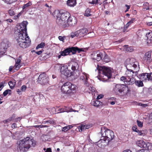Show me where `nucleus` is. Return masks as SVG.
Wrapping results in <instances>:
<instances>
[{
  "label": "nucleus",
  "mask_w": 152,
  "mask_h": 152,
  "mask_svg": "<svg viewBox=\"0 0 152 152\" xmlns=\"http://www.w3.org/2000/svg\"><path fill=\"white\" fill-rule=\"evenodd\" d=\"M90 127V126L88 125H82L80 128V130L81 131H82L84 129H86L89 128Z\"/></svg>",
  "instance_id": "obj_42"
},
{
  "label": "nucleus",
  "mask_w": 152,
  "mask_h": 152,
  "mask_svg": "<svg viewBox=\"0 0 152 152\" xmlns=\"http://www.w3.org/2000/svg\"><path fill=\"white\" fill-rule=\"evenodd\" d=\"M100 54H102L100 57V60H102L103 63H107L110 61V58L105 52H101Z\"/></svg>",
  "instance_id": "obj_14"
},
{
  "label": "nucleus",
  "mask_w": 152,
  "mask_h": 152,
  "mask_svg": "<svg viewBox=\"0 0 152 152\" xmlns=\"http://www.w3.org/2000/svg\"><path fill=\"white\" fill-rule=\"evenodd\" d=\"M39 128H42L43 127H48L49 126V125H39Z\"/></svg>",
  "instance_id": "obj_61"
},
{
  "label": "nucleus",
  "mask_w": 152,
  "mask_h": 152,
  "mask_svg": "<svg viewBox=\"0 0 152 152\" xmlns=\"http://www.w3.org/2000/svg\"><path fill=\"white\" fill-rule=\"evenodd\" d=\"M99 0H93L92 1L89 2V3L91 4H97Z\"/></svg>",
  "instance_id": "obj_50"
},
{
  "label": "nucleus",
  "mask_w": 152,
  "mask_h": 152,
  "mask_svg": "<svg viewBox=\"0 0 152 152\" xmlns=\"http://www.w3.org/2000/svg\"><path fill=\"white\" fill-rule=\"evenodd\" d=\"M17 41L18 45L21 48H25L28 47L31 41L29 40V37L27 36L21 35L15 38Z\"/></svg>",
  "instance_id": "obj_7"
},
{
  "label": "nucleus",
  "mask_w": 152,
  "mask_h": 152,
  "mask_svg": "<svg viewBox=\"0 0 152 152\" xmlns=\"http://www.w3.org/2000/svg\"><path fill=\"white\" fill-rule=\"evenodd\" d=\"M135 19L134 18H132L131 20L128 22L125 25V27L127 28L130 24L133 23Z\"/></svg>",
  "instance_id": "obj_35"
},
{
  "label": "nucleus",
  "mask_w": 152,
  "mask_h": 152,
  "mask_svg": "<svg viewBox=\"0 0 152 152\" xmlns=\"http://www.w3.org/2000/svg\"><path fill=\"white\" fill-rule=\"evenodd\" d=\"M61 52L64 55V56L69 55L70 53L69 47L66 48L63 51H61Z\"/></svg>",
  "instance_id": "obj_27"
},
{
  "label": "nucleus",
  "mask_w": 152,
  "mask_h": 152,
  "mask_svg": "<svg viewBox=\"0 0 152 152\" xmlns=\"http://www.w3.org/2000/svg\"><path fill=\"white\" fill-rule=\"evenodd\" d=\"M54 123V121L51 119H50L46 121H44L42 122V124H47L48 125L49 124H53Z\"/></svg>",
  "instance_id": "obj_28"
},
{
  "label": "nucleus",
  "mask_w": 152,
  "mask_h": 152,
  "mask_svg": "<svg viewBox=\"0 0 152 152\" xmlns=\"http://www.w3.org/2000/svg\"><path fill=\"white\" fill-rule=\"evenodd\" d=\"M134 69H127L126 71L125 74L126 76L128 78L133 77L134 75H136L138 73V72H135Z\"/></svg>",
  "instance_id": "obj_17"
},
{
  "label": "nucleus",
  "mask_w": 152,
  "mask_h": 152,
  "mask_svg": "<svg viewBox=\"0 0 152 152\" xmlns=\"http://www.w3.org/2000/svg\"><path fill=\"white\" fill-rule=\"evenodd\" d=\"M70 52H72L73 54H75L77 52L78 53L81 51L85 52L87 50V49L86 48H79L77 47H69Z\"/></svg>",
  "instance_id": "obj_15"
},
{
  "label": "nucleus",
  "mask_w": 152,
  "mask_h": 152,
  "mask_svg": "<svg viewBox=\"0 0 152 152\" xmlns=\"http://www.w3.org/2000/svg\"><path fill=\"white\" fill-rule=\"evenodd\" d=\"M135 83L138 87H142L144 86L142 81L141 80H136L135 81Z\"/></svg>",
  "instance_id": "obj_30"
},
{
  "label": "nucleus",
  "mask_w": 152,
  "mask_h": 152,
  "mask_svg": "<svg viewBox=\"0 0 152 152\" xmlns=\"http://www.w3.org/2000/svg\"><path fill=\"white\" fill-rule=\"evenodd\" d=\"M146 37L148 40H152V31L147 33Z\"/></svg>",
  "instance_id": "obj_32"
},
{
  "label": "nucleus",
  "mask_w": 152,
  "mask_h": 152,
  "mask_svg": "<svg viewBox=\"0 0 152 152\" xmlns=\"http://www.w3.org/2000/svg\"><path fill=\"white\" fill-rule=\"evenodd\" d=\"M19 59H17V60L15 61L16 64H20V63L21 61V60L20 59H19Z\"/></svg>",
  "instance_id": "obj_58"
},
{
  "label": "nucleus",
  "mask_w": 152,
  "mask_h": 152,
  "mask_svg": "<svg viewBox=\"0 0 152 152\" xmlns=\"http://www.w3.org/2000/svg\"><path fill=\"white\" fill-rule=\"evenodd\" d=\"M71 63L72 64V70L74 71L76 70V72L78 73L79 71H77L79 67L77 63L75 62L72 61Z\"/></svg>",
  "instance_id": "obj_22"
},
{
  "label": "nucleus",
  "mask_w": 152,
  "mask_h": 152,
  "mask_svg": "<svg viewBox=\"0 0 152 152\" xmlns=\"http://www.w3.org/2000/svg\"><path fill=\"white\" fill-rule=\"evenodd\" d=\"M22 84V81L21 80H19L18 81V82L17 83L16 85V86L17 87H19Z\"/></svg>",
  "instance_id": "obj_56"
},
{
  "label": "nucleus",
  "mask_w": 152,
  "mask_h": 152,
  "mask_svg": "<svg viewBox=\"0 0 152 152\" xmlns=\"http://www.w3.org/2000/svg\"><path fill=\"white\" fill-rule=\"evenodd\" d=\"M136 132H137L139 135L144 136L145 135V133H144L143 131H140L138 129Z\"/></svg>",
  "instance_id": "obj_44"
},
{
  "label": "nucleus",
  "mask_w": 152,
  "mask_h": 152,
  "mask_svg": "<svg viewBox=\"0 0 152 152\" xmlns=\"http://www.w3.org/2000/svg\"><path fill=\"white\" fill-rule=\"evenodd\" d=\"M27 22L24 21L22 23L18 24L17 25V30L14 32L15 38H18V37L24 35L27 36Z\"/></svg>",
  "instance_id": "obj_5"
},
{
  "label": "nucleus",
  "mask_w": 152,
  "mask_h": 152,
  "mask_svg": "<svg viewBox=\"0 0 152 152\" xmlns=\"http://www.w3.org/2000/svg\"><path fill=\"white\" fill-rule=\"evenodd\" d=\"M128 89V88L124 85L118 84L115 85L113 89V93L116 94H121L122 95L126 94L125 91Z\"/></svg>",
  "instance_id": "obj_9"
},
{
  "label": "nucleus",
  "mask_w": 152,
  "mask_h": 152,
  "mask_svg": "<svg viewBox=\"0 0 152 152\" xmlns=\"http://www.w3.org/2000/svg\"><path fill=\"white\" fill-rule=\"evenodd\" d=\"M78 34H77V31L75 33H72L71 34V36L72 38H73L75 37H78Z\"/></svg>",
  "instance_id": "obj_48"
},
{
  "label": "nucleus",
  "mask_w": 152,
  "mask_h": 152,
  "mask_svg": "<svg viewBox=\"0 0 152 152\" xmlns=\"http://www.w3.org/2000/svg\"><path fill=\"white\" fill-rule=\"evenodd\" d=\"M88 78V75L86 73L84 74L80 77V79L83 81L84 85L87 86H89V83L87 81Z\"/></svg>",
  "instance_id": "obj_18"
},
{
  "label": "nucleus",
  "mask_w": 152,
  "mask_h": 152,
  "mask_svg": "<svg viewBox=\"0 0 152 152\" xmlns=\"http://www.w3.org/2000/svg\"><path fill=\"white\" fill-rule=\"evenodd\" d=\"M27 88V87L25 85H23L20 88V90L22 91H25Z\"/></svg>",
  "instance_id": "obj_51"
},
{
  "label": "nucleus",
  "mask_w": 152,
  "mask_h": 152,
  "mask_svg": "<svg viewBox=\"0 0 152 152\" xmlns=\"http://www.w3.org/2000/svg\"><path fill=\"white\" fill-rule=\"evenodd\" d=\"M76 86L69 82L64 83L61 87V92L64 94H69L75 91Z\"/></svg>",
  "instance_id": "obj_8"
},
{
  "label": "nucleus",
  "mask_w": 152,
  "mask_h": 152,
  "mask_svg": "<svg viewBox=\"0 0 152 152\" xmlns=\"http://www.w3.org/2000/svg\"><path fill=\"white\" fill-rule=\"evenodd\" d=\"M7 83L5 81H3L0 83V91H1L2 88L4 86V84H6Z\"/></svg>",
  "instance_id": "obj_47"
},
{
  "label": "nucleus",
  "mask_w": 152,
  "mask_h": 152,
  "mask_svg": "<svg viewBox=\"0 0 152 152\" xmlns=\"http://www.w3.org/2000/svg\"><path fill=\"white\" fill-rule=\"evenodd\" d=\"M101 130L102 137L101 139L98 142V145L99 147L101 146L106 140L108 142L113 140L114 137L113 132L104 127H102Z\"/></svg>",
  "instance_id": "obj_2"
},
{
  "label": "nucleus",
  "mask_w": 152,
  "mask_h": 152,
  "mask_svg": "<svg viewBox=\"0 0 152 152\" xmlns=\"http://www.w3.org/2000/svg\"><path fill=\"white\" fill-rule=\"evenodd\" d=\"M56 21L58 25L64 28L73 26L77 23L75 18L70 17L69 12L63 10H60L57 13Z\"/></svg>",
  "instance_id": "obj_1"
},
{
  "label": "nucleus",
  "mask_w": 152,
  "mask_h": 152,
  "mask_svg": "<svg viewBox=\"0 0 152 152\" xmlns=\"http://www.w3.org/2000/svg\"><path fill=\"white\" fill-rule=\"evenodd\" d=\"M49 78L48 76L45 73L40 74L38 78V82L42 85L48 84Z\"/></svg>",
  "instance_id": "obj_10"
},
{
  "label": "nucleus",
  "mask_w": 152,
  "mask_h": 152,
  "mask_svg": "<svg viewBox=\"0 0 152 152\" xmlns=\"http://www.w3.org/2000/svg\"><path fill=\"white\" fill-rule=\"evenodd\" d=\"M97 69L98 70L99 76L103 79L107 80L111 77L112 72L110 68L98 65Z\"/></svg>",
  "instance_id": "obj_4"
},
{
  "label": "nucleus",
  "mask_w": 152,
  "mask_h": 152,
  "mask_svg": "<svg viewBox=\"0 0 152 152\" xmlns=\"http://www.w3.org/2000/svg\"><path fill=\"white\" fill-rule=\"evenodd\" d=\"M151 7V5H149V3L147 2H145L143 6L142 10L143 11L149 10L150 9L149 7Z\"/></svg>",
  "instance_id": "obj_25"
},
{
  "label": "nucleus",
  "mask_w": 152,
  "mask_h": 152,
  "mask_svg": "<svg viewBox=\"0 0 152 152\" xmlns=\"http://www.w3.org/2000/svg\"><path fill=\"white\" fill-rule=\"evenodd\" d=\"M145 148H147L148 150H152V143L148 142L147 143L146 147Z\"/></svg>",
  "instance_id": "obj_41"
},
{
  "label": "nucleus",
  "mask_w": 152,
  "mask_h": 152,
  "mask_svg": "<svg viewBox=\"0 0 152 152\" xmlns=\"http://www.w3.org/2000/svg\"><path fill=\"white\" fill-rule=\"evenodd\" d=\"M10 43L8 41H5L1 43L0 46V55L5 53L9 47Z\"/></svg>",
  "instance_id": "obj_11"
},
{
  "label": "nucleus",
  "mask_w": 152,
  "mask_h": 152,
  "mask_svg": "<svg viewBox=\"0 0 152 152\" xmlns=\"http://www.w3.org/2000/svg\"><path fill=\"white\" fill-rule=\"evenodd\" d=\"M147 25L149 26H151L152 25V22L149 21V22H147Z\"/></svg>",
  "instance_id": "obj_63"
},
{
  "label": "nucleus",
  "mask_w": 152,
  "mask_h": 152,
  "mask_svg": "<svg viewBox=\"0 0 152 152\" xmlns=\"http://www.w3.org/2000/svg\"><path fill=\"white\" fill-rule=\"evenodd\" d=\"M31 4L30 2H29L26 4H25L22 7V8L23 9H24L28 7V6L31 5Z\"/></svg>",
  "instance_id": "obj_45"
},
{
  "label": "nucleus",
  "mask_w": 152,
  "mask_h": 152,
  "mask_svg": "<svg viewBox=\"0 0 152 152\" xmlns=\"http://www.w3.org/2000/svg\"><path fill=\"white\" fill-rule=\"evenodd\" d=\"M152 51H148L146 52L143 58L144 62L147 64H148L152 61V59L151 57V53Z\"/></svg>",
  "instance_id": "obj_13"
},
{
  "label": "nucleus",
  "mask_w": 152,
  "mask_h": 152,
  "mask_svg": "<svg viewBox=\"0 0 152 152\" xmlns=\"http://www.w3.org/2000/svg\"><path fill=\"white\" fill-rule=\"evenodd\" d=\"M58 112L57 113H59L64 112H72L73 111V110L72 109L71 110H69L66 108L65 109L63 108H61L60 109L58 110Z\"/></svg>",
  "instance_id": "obj_31"
},
{
  "label": "nucleus",
  "mask_w": 152,
  "mask_h": 152,
  "mask_svg": "<svg viewBox=\"0 0 152 152\" xmlns=\"http://www.w3.org/2000/svg\"><path fill=\"white\" fill-rule=\"evenodd\" d=\"M69 130L68 126H65L62 128V131L66 132Z\"/></svg>",
  "instance_id": "obj_52"
},
{
  "label": "nucleus",
  "mask_w": 152,
  "mask_h": 152,
  "mask_svg": "<svg viewBox=\"0 0 152 152\" xmlns=\"http://www.w3.org/2000/svg\"><path fill=\"white\" fill-rule=\"evenodd\" d=\"M139 105L140 106H142L143 107H145L147 106V104H143L141 103H139Z\"/></svg>",
  "instance_id": "obj_60"
},
{
  "label": "nucleus",
  "mask_w": 152,
  "mask_h": 152,
  "mask_svg": "<svg viewBox=\"0 0 152 152\" xmlns=\"http://www.w3.org/2000/svg\"><path fill=\"white\" fill-rule=\"evenodd\" d=\"M146 150L145 149H142L141 150H138L136 152H145Z\"/></svg>",
  "instance_id": "obj_64"
},
{
  "label": "nucleus",
  "mask_w": 152,
  "mask_h": 152,
  "mask_svg": "<svg viewBox=\"0 0 152 152\" xmlns=\"http://www.w3.org/2000/svg\"><path fill=\"white\" fill-rule=\"evenodd\" d=\"M14 117H15L14 116V115H12L11 117H10V118H8L7 119V121H8V122L12 120V119L13 118H14Z\"/></svg>",
  "instance_id": "obj_57"
},
{
  "label": "nucleus",
  "mask_w": 152,
  "mask_h": 152,
  "mask_svg": "<svg viewBox=\"0 0 152 152\" xmlns=\"http://www.w3.org/2000/svg\"><path fill=\"white\" fill-rule=\"evenodd\" d=\"M16 81L14 79H12L8 83V84L11 89H12L16 85Z\"/></svg>",
  "instance_id": "obj_26"
},
{
  "label": "nucleus",
  "mask_w": 152,
  "mask_h": 152,
  "mask_svg": "<svg viewBox=\"0 0 152 152\" xmlns=\"http://www.w3.org/2000/svg\"><path fill=\"white\" fill-rule=\"evenodd\" d=\"M39 94H36L35 95H32L31 96V97L32 98V100H33L34 102L39 100Z\"/></svg>",
  "instance_id": "obj_29"
},
{
  "label": "nucleus",
  "mask_w": 152,
  "mask_h": 152,
  "mask_svg": "<svg viewBox=\"0 0 152 152\" xmlns=\"http://www.w3.org/2000/svg\"><path fill=\"white\" fill-rule=\"evenodd\" d=\"M11 90L10 89H7L5 90L3 93V96H6L7 94H9V95H10L11 93Z\"/></svg>",
  "instance_id": "obj_38"
},
{
  "label": "nucleus",
  "mask_w": 152,
  "mask_h": 152,
  "mask_svg": "<svg viewBox=\"0 0 152 152\" xmlns=\"http://www.w3.org/2000/svg\"><path fill=\"white\" fill-rule=\"evenodd\" d=\"M60 72L61 74L67 77H69L72 75V72L70 70L68 69V67L66 66H62L60 69Z\"/></svg>",
  "instance_id": "obj_12"
},
{
  "label": "nucleus",
  "mask_w": 152,
  "mask_h": 152,
  "mask_svg": "<svg viewBox=\"0 0 152 152\" xmlns=\"http://www.w3.org/2000/svg\"><path fill=\"white\" fill-rule=\"evenodd\" d=\"M101 52L99 51L93 52L91 54L92 58L93 60H96L98 61L100 60V57L102 54H100Z\"/></svg>",
  "instance_id": "obj_16"
},
{
  "label": "nucleus",
  "mask_w": 152,
  "mask_h": 152,
  "mask_svg": "<svg viewBox=\"0 0 152 152\" xmlns=\"http://www.w3.org/2000/svg\"><path fill=\"white\" fill-rule=\"evenodd\" d=\"M52 114H56V109L54 107L53 108H50L47 109Z\"/></svg>",
  "instance_id": "obj_34"
},
{
  "label": "nucleus",
  "mask_w": 152,
  "mask_h": 152,
  "mask_svg": "<svg viewBox=\"0 0 152 152\" xmlns=\"http://www.w3.org/2000/svg\"><path fill=\"white\" fill-rule=\"evenodd\" d=\"M91 10L89 9H87L85 12L84 14L85 16H86L87 17H89L91 15V14L90 13V12Z\"/></svg>",
  "instance_id": "obj_36"
},
{
  "label": "nucleus",
  "mask_w": 152,
  "mask_h": 152,
  "mask_svg": "<svg viewBox=\"0 0 152 152\" xmlns=\"http://www.w3.org/2000/svg\"><path fill=\"white\" fill-rule=\"evenodd\" d=\"M136 144L138 146L141 148H145L146 147L147 143H145L142 140L137 141Z\"/></svg>",
  "instance_id": "obj_21"
},
{
  "label": "nucleus",
  "mask_w": 152,
  "mask_h": 152,
  "mask_svg": "<svg viewBox=\"0 0 152 152\" xmlns=\"http://www.w3.org/2000/svg\"><path fill=\"white\" fill-rule=\"evenodd\" d=\"M102 102L98 101V100L94 101L93 103V105L94 106L98 107L100 105H102Z\"/></svg>",
  "instance_id": "obj_33"
},
{
  "label": "nucleus",
  "mask_w": 152,
  "mask_h": 152,
  "mask_svg": "<svg viewBox=\"0 0 152 152\" xmlns=\"http://www.w3.org/2000/svg\"><path fill=\"white\" fill-rule=\"evenodd\" d=\"M126 78L125 77L122 76L121 77V80L122 81H125Z\"/></svg>",
  "instance_id": "obj_62"
},
{
  "label": "nucleus",
  "mask_w": 152,
  "mask_h": 152,
  "mask_svg": "<svg viewBox=\"0 0 152 152\" xmlns=\"http://www.w3.org/2000/svg\"><path fill=\"white\" fill-rule=\"evenodd\" d=\"M124 50L126 52H132L133 50L132 47H129L128 45H125L124 46Z\"/></svg>",
  "instance_id": "obj_23"
},
{
  "label": "nucleus",
  "mask_w": 152,
  "mask_h": 152,
  "mask_svg": "<svg viewBox=\"0 0 152 152\" xmlns=\"http://www.w3.org/2000/svg\"><path fill=\"white\" fill-rule=\"evenodd\" d=\"M19 143L18 149L21 152H25L28 151L31 146H35L36 142L33 139H30L27 137L23 140L19 141Z\"/></svg>",
  "instance_id": "obj_3"
},
{
  "label": "nucleus",
  "mask_w": 152,
  "mask_h": 152,
  "mask_svg": "<svg viewBox=\"0 0 152 152\" xmlns=\"http://www.w3.org/2000/svg\"><path fill=\"white\" fill-rule=\"evenodd\" d=\"M125 64L127 69H134V71H134L135 72H138L139 70L140 67L138 63L133 58H127Z\"/></svg>",
  "instance_id": "obj_6"
},
{
  "label": "nucleus",
  "mask_w": 152,
  "mask_h": 152,
  "mask_svg": "<svg viewBox=\"0 0 152 152\" xmlns=\"http://www.w3.org/2000/svg\"><path fill=\"white\" fill-rule=\"evenodd\" d=\"M132 130L133 131L136 132L138 130L137 129V126H135L132 127Z\"/></svg>",
  "instance_id": "obj_53"
},
{
  "label": "nucleus",
  "mask_w": 152,
  "mask_h": 152,
  "mask_svg": "<svg viewBox=\"0 0 152 152\" xmlns=\"http://www.w3.org/2000/svg\"><path fill=\"white\" fill-rule=\"evenodd\" d=\"M88 32L87 29L86 28L80 29L77 31V34L78 37H84L86 34Z\"/></svg>",
  "instance_id": "obj_19"
},
{
  "label": "nucleus",
  "mask_w": 152,
  "mask_h": 152,
  "mask_svg": "<svg viewBox=\"0 0 152 152\" xmlns=\"http://www.w3.org/2000/svg\"><path fill=\"white\" fill-rule=\"evenodd\" d=\"M137 124L138 127H142L143 126V123L142 122L138 120L137 121Z\"/></svg>",
  "instance_id": "obj_46"
},
{
  "label": "nucleus",
  "mask_w": 152,
  "mask_h": 152,
  "mask_svg": "<svg viewBox=\"0 0 152 152\" xmlns=\"http://www.w3.org/2000/svg\"><path fill=\"white\" fill-rule=\"evenodd\" d=\"M9 13L10 16H12L15 15V12L13 10H9Z\"/></svg>",
  "instance_id": "obj_49"
},
{
  "label": "nucleus",
  "mask_w": 152,
  "mask_h": 152,
  "mask_svg": "<svg viewBox=\"0 0 152 152\" xmlns=\"http://www.w3.org/2000/svg\"><path fill=\"white\" fill-rule=\"evenodd\" d=\"M76 0H68L67 2V5L70 7H74L76 5Z\"/></svg>",
  "instance_id": "obj_24"
},
{
  "label": "nucleus",
  "mask_w": 152,
  "mask_h": 152,
  "mask_svg": "<svg viewBox=\"0 0 152 152\" xmlns=\"http://www.w3.org/2000/svg\"><path fill=\"white\" fill-rule=\"evenodd\" d=\"M145 91H148L149 93L151 94H152V86L151 87L149 88H144L143 89V93H144Z\"/></svg>",
  "instance_id": "obj_39"
},
{
  "label": "nucleus",
  "mask_w": 152,
  "mask_h": 152,
  "mask_svg": "<svg viewBox=\"0 0 152 152\" xmlns=\"http://www.w3.org/2000/svg\"><path fill=\"white\" fill-rule=\"evenodd\" d=\"M45 45V44L44 42H42L40 44H39L36 47V49H37L39 48H43Z\"/></svg>",
  "instance_id": "obj_37"
},
{
  "label": "nucleus",
  "mask_w": 152,
  "mask_h": 152,
  "mask_svg": "<svg viewBox=\"0 0 152 152\" xmlns=\"http://www.w3.org/2000/svg\"><path fill=\"white\" fill-rule=\"evenodd\" d=\"M152 80V72L148 73V80Z\"/></svg>",
  "instance_id": "obj_55"
},
{
  "label": "nucleus",
  "mask_w": 152,
  "mask_h": 152,
  "mask_svg": "<svg viewBox=\"0 0 152 152\" xmlns=\"http://www.w3.org/2000/svg\"><path fill=\"white\" fill-rule=\"evenodd\" d=\"M128 79L129 80H128V81L129 82V83H131V84H134L135 83V81H136L135 79L133 77H129Z\"/></svg>",
  "instance_id": "obj_43"
},
{
  "label": "nucleus",
  "mask_w": 152,
  "mask_h": 152,
  "mask_svg": "<svg viewBox=\"0 0 152 152\" xmlns=\"http://www.w3.org/2000/svg\"><path fill=\"white\" fill-rule=\"evenodd\" d=\"M5 3L7 4H10L14 2H15L17 0H2Z\"/></svg>",
  "instance_id": "obj_40"
},
{
  "label": "nucleus",
  "mask_w": 152,
  "mask_h": 152,
  "mask_svg": "<svg viewBox=\"0 0 152 152\" xmlns=\"http://www.w3.org/2000/svg\"><path fill=\"white\" fill-rule=\"evenodd\" d=\"M138 77L142 81L148 80V73H142L139 75Z\"/></svg>",
  "instance_id": "obj_20"
},
{
  "label": "nucleus",
  "mask_w": 152,
  "mask_h": 152,
  "mask_svg": "<svg viewBox=\"0 0 152 152\" xmlns=\"http://www.w3.org/2000/svg\"><path fill=\"white\" fill-rule=\"evenodd\" d=\"M21 15V13L20 12L17 15L15 16L13 18L14 19H17Z\"/></svg>",
  "instance_id": "obj_54"
},
{
  "label": "nucleus",
  "mask_w": 152,
  "mask_h": 152,
  "mask_svg": "<svg viewBox=\"0 0 152 152\" xmlns=\"http://www.w3.org/2000/svg\"><path fill=\"white\" fill-rule=\"evenodd\" d=\"M104 96V95L102 94H100L97 97V99L98 100L101 98H102Z\"/></svg>",
  "instance_id": "obj_59"
}]
</instances>
